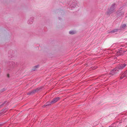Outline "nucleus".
Returning <instances> with one entry per match:
<instances>
[{"instance_id": "nucleus-1", "label": "nucleus", "mask_w": 127, "mask_h": 127, "mask_svg": "<svg viewBox=\"0 0 127 127\" xmlns=\"http://www.w3.org/2000/svg\"><path fill=\"white\" fill-rule=\"evenodd\" d=\"M115 9V4L113 3L111 6L110 8H108V10L106 14L107 15H110L114 12Z\"/></svg>"}, {"instance_id": "nucleus-2", "label": "nucleus", "mask_w": 127, "mask_h": 127, "mask_svg": "<svg viewBox=\"0 0 127 127\" xmlns=\"http://www.w3.org/2000/svg\"><path fill=\"white\" fill-rule=\"evenodd\" d=\"M118 71V70L117 68L116 67L111 71L110 74L113 75L117 73Z\"/></svg>"}, {"instance_id": "nucleus-3", "label": "nucleus", "mask_w": 127, "mask_h": 127, "mask_svg": "<svg viewBox=\"0 0 127 127\" xmlns=\"http://www.w3.org/2000/svg\"><path fill=\"white\" fill-rule=\"evenodd\" d=\"M126 65L127 64H122L118 65L116 68H117L118 70L119 69H123Z\"/></svg>"}, {"instance_id": "nucleus-4", "label": "nucleus", "mask_w": 127, "mask_h": 127, "mask_svg": "<svg viewBox=\"0 0 127 127\" xmlns=\"http://www.w3.org/2000/svg\"><path fill=\"white\" fill-rule=\"evenodd\" d=\"M60 98L59 97H57L54 98L50 103V104H52L53 103L56 102Z\"/></svg>"}, {"instance_id": "nucleus-5", "label": "nucleus", "mask_w": 127, "mask_h": 127, "mask_svg": "<svg viewBox=\"0 0 127 127\" xmlns=\"http://www.w3.org/2000/svg\"><path fill=\"white\" fill-rule=\"evenodd\" d=\"M125 77H127V70L122 74L120 78V79H122Z\"/></svg>"}, {"instance_id": "nucleus-6", "label": "nucleus", "mask_w": 127, "mask_h": 127, "mask_svg": "<svg viewBox=\"0 0 127 127\" xmlns=\"http://www.w3.org/2000/svg\"><path fill=\"white\" fill-rule=\"evenodd\" d=\"M38 91V90L37 89L36 90H33L32 91L28 93V95H30L31 94H33L34 93L36 92H37Z\"/></svg>"}, {"instance_id": "nucleus-7", "label": "nucleus", "mask_w": 127, "mask_h": 127, "mask_svg": "<svg viewBox=\"0 0 127 127\" xmlns=\"http://www.w3.org/2000/svg\"><path fill=\"white\" fill-rule=\"evenodd\" d=\"M118 31V30L116 29L114 30H112L111 31H109V33H115L117 32Z\"/></svg>"}, {"instance_id": "nucleus-8", "label": "nucleus", "mask_w": 127, "mask_h": 127, "mask_svg": "<svg viewBox=\"0 0 127 127\" xmlns=\"http://www.w3.org/2000/svg\"><path fill=\"white\" fill-rule=\"evenodd\" d=\"M33 18L32 17L30 19L29 21L28 22V23L29 24H31L33 22Z\"/></svg>"}, {"instance_id": "nucleus-9", "label": "nucleus", "mask_w": 127, "mask_h": 127, "mask_svg": "<svg viewBox=\"0 0 127 127\" xmlns=\"http://www.w3.org/2000/svg\"><path fill=\"white\" fill-rule=\"evenodd\" d=\"M117 14L118 15V16H122L124 14V13L123 12H121V11H120V12L118 11L117 13Z\"/></svg>"}, {"instance_id": "nucleus-10", "label": "nucleus", "mask_w": 127, "mask_h": 127, "mask_svg": "<svg viewBox=\"0 0 127 127\" xmlns=\"http://www.w3.org/2000/svg\"><path fill=\"white\" fill-rule=\"evenodd\" d=\"M76 32L74 31H71L69 32V33L70 34H73L76 33Z\"/></svg>"}, {"instance_id": "nucleus-11", "label": "nucleus", "mask_w": 127, "mask_h": 127, "mask_svg": "<svg viewBox=\"0 0 127 127\" xmlns=\"http://www.w3.org/2000/svg\"><path fill=\"white\" fill-rule=\"evenodd\" d=\"M73 4L74 5H73V6H72L73 5L72 4L70 6V7L71 8V9H73L72 7L74 8V7H76V4H75V3Z\"/></svg>"}, {"instance_id": "nucleus-12", "label": "nucleus", "mask_w": 127, "mask_h": 127, "mask_svg": "<svg viewBox=\"0 0 127 127\" xmlns=\"http://www.w3.org/2000/svg\"><path fill=\"white\" fill-rule=\"evenodd\" d=\"M126 25L125 24H123L121 26V29H124L126 26Z\"/></svg>"}, {"instance_id": "nucleus-13", "label": "nucleus", "mask_w": 127, "mask_h": 127, "mask_svg": "<svg viewBox=\"0 0 127 127\" xmlns=\"http://www.w3.org/2000/svg\"><path fill=\"white\" fill-rule=\"evenodd\" d=\"M38 67V65H37L35 66L34 67V68L33 69V70H36V68H37Z\"/></svg>"}, {"instance_id": "nucleus-14", "label": "nucleus", "mask_w": 127, "mask_h": 127, "mask_svg": "<svg viewBox=\"0 0 127 127\" xmlns=\"http://www.w3.org/2000/svg\"><path fill=\"white\" fill-rule=\"evenodd\" d=\"M6 101H5L4 103H3L2 104L0 105V108L3 105L5 104V103L6 102Z\"/></svg>"}, {"instance_id": "nucleus-15", "label": "nucleus", "mask_w": 127, "mask_h": 127, "mask_svg": "<svg viewBox=\"0 0 127 127\" xmlns=\"http://www.w3.org/2000/svg\"><path fill=\"white\" fill-rule=\"evenodd\" d=\"M122 50H119V51L117 53H119L120 54V55H121V53H122Z\"/></svg>"}, {"instance_id": "nucleus-16", "label": "nucleus", "mask_w": 127, "mask_h": 127, "mask_svg": "<svg viewBox=\"0 0 127 127\" xmlns=\"http://www.w3.org/2000/svg\"><path fill=\"white\" fill-rule=\"evenodd\" d=\"M2 113V112H0V115H2V114H1Z\"/></svg>"}, {"instance_id": "nucleus-17", "label": "nucleus", "mask_w": 127, "mask_h": 127, "mask_svg": "<svg viewBox=\"0 0 127 127\" xmlns=\"http://www.w3.org/2000/svg\"><path fill=\"white\" fill-rule=\"evenodd\" d=\"M47 105H48V104H46L45 105L47 106Z\"/></svg>"}, {"instance_id": "nucleus-18", "label": "nucleus", "mask_w": 127, "mask_h": 127, "mask_svg": "<svg viewBox=\"0 0 127 127\" xmlns=\"http://www.w3.org/2000/svg\"><path fill=\"white\" fill-rule=\"evenodd\" d=\"M9 77L8 75H7Z\"/></svg>"}, {"instance_id": "nucleus-19", "label": "nucleus", "mask_w": 127, "mask_h": 127, "mask_svg": "<svg viewBox=\"0 0 127 127\" xmlns=\"http://www.w3.org/2000/svg\"><path fill=\"white\" fill-rule=\"evenodd\" d=\"M125 52V51H124L123 52Z\"/></svg>"}]
</instances>
